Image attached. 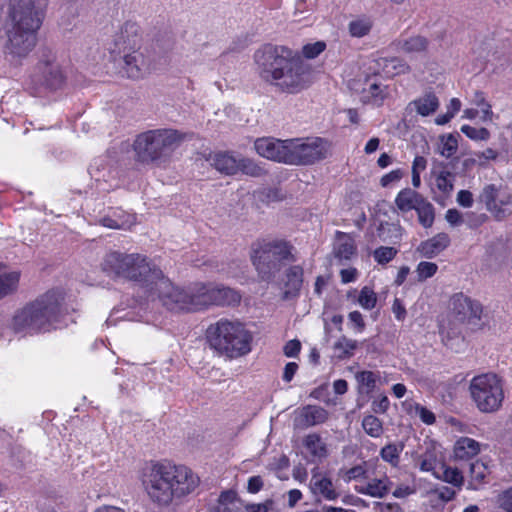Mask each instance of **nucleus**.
<instances>
[{"instance_id":"obj_1","label":"nucleus","mask_w":512,"mask_h":512,"mask_svg":"<svg viewBox=\"0 0 512 512\" xmlns=\"http://www.w3.org/2000/svg\"><path fill=\"white\" fill-rule=\"evenodd\" d=\"M254 62L259 77L281 92L295 94L310 85L309 67L286 46L266 44L255 51Z\"/></svg>"},{"instance_id":"obj_2","label":"nucleus","mask_w":512,"mask_h":512,"mask_svg":"<svg viewBox=\"0 0 512 512\" xmlns=\"http://www.w3.org/2000/svg\"><path fill=\"white\" fill-rule=\"evenodd\" d=\"M163 306L170 311L195 312L211 306L236 305L241 295L222 284L196 282L186 288L175 286L169 279L160 282Z\"/></svg>"},{"instance_id":"obj_3","label":"nucleus","mask_w":512,"mask_h":512,"mask_svg":"<svg viewBox=\"0 0 512 512\" xmlns=\"http://www.w3.org/2000/svg\"><path fill=\"white\" fill-rule=\"evenodd\" d=\"M104 272L140 283L161 300L160 282L168 280L162 271L149 262L146 256L138 253H122L111 251L105 255L101 263Z\"/></svg>"},{"instance_id":"obj_4","label":"nucleus","mask_w":512,"mask_h":512,"mask_svg":"<svg viewBox=\"0 0 512 512\" xmlns=\"http://www.w3.org/2000/svg\"><path fill=\"white\" fill-rule=\"evenodd\" d=\"M63 299L60 291H48L15 313L11 323L13 330L35 333L56 328L62 317Z\"/></svg>"},{"instance_id":"obj_5","label":"nucleus","mask_w":512,"mask_h":512,"mask_svg":"<svg viewBox=\"0 0 512 512\" xmlns=\"http://www.w3.org/2000/svg\"><path fill=\"white\" fill-rule=\"evenodd\" d=\"M250 259L258 277L271 282L289 263L294 261L292 246L278 239H260L252 243Z\"/></svg>"},{"instance_id":"obj_6","label":"nucleus","mask_w":512,"mask_h":512,"mask_svg":"<svg viewBox=\"0 0 512 512\" xmlns=\"http://www.w3.org/2000/svg\"><path fill=\"white\" fill-rule=\"evenodd\" d=\"M206 336L212 348L230 358L251 350L252 335L239 321L221 319L208 327Z\"/></svg>"},{"instance_id":"obj_7","label":"nucleus","mask_w":512,"mask_h":512,"mask_svg":"<svg viewBox=\"0 0 512 512\" xmlns=\"http://www.w3.org/2000/svg\"><path fill=\"white\" fill-rule=\"evenodd\" d=\"M182 140V135L174 129H156L141 133L133 143L136 160L150 163L166 158Z\"/></svg>"},{"instance_id":"obj_8","label":"nucleus","mask_w":512,"mask_h":512,"mask_svg":"<svg viewBox=\"0 0 512 512\" xmlns=\"http://www.w3.org/2000/svg\"><path fill=\"white\" fill-rule=\"evenodd\" d=\"M469 391L476 407L484 413L497 411L504 399L501 380L493 373L473 377L470 381Z\"/></svg>"},{"instance_id":"obj_9","label":"nucleus","mask_w":512,"mask_h":512,"mask_svg":"<svg viewBox=\"0 0 512 512\" xmlns=\"http://www.w3.org/2000/svg\"><path fill=\"white\" fill-rule=\"evenodd\" d=\"M46 0H10V26L37 32L44 20Z\"/></svg>"},{"instance_id":"obj_10","label":"nucleus","mask_w":512,"mask_h":512,"mask_svg":"<svg viewBox=\"0 0 512 512\" xmlns=\"http://www.w3.org/2000/svg\"><path fill=\"white\" fill-rule=\"evenodd\" d=\"M288 164L311 165L327 158L330 155V143L319 137L289 139Z\"/></svg>"},{"instance_id":"obj_11","label":"nucleus","mask_w":512,"mask_h":512,"mask_svg":"<svg viewBox=\"0 0 512 512\" xmlns=\"http://www.w3.org/2000/svg\"><path fill=\"white\" fill-rule=\"evenodd\" d=\"M138 477L150 480H190L193 472L187 466L169 459L148 460L140 465Z\"/></svg>"},{"instance_id":"obj_12","label":"nucleus","mask_w":512,"mask_h":512,"mask_svg":"<svg viewBox=\"0 0 512 512\" xmlns=\"http://www.w3.org/2000/svg\"><path fill=\"white\" fill-rule=\"evenodd\" d=\"M6 35L4 54L11 63H19L36 45L37 32L9 26Z\"/></svg>"},{"instance_id":"obj_13","label":"nucleus","mask_w":512,"mask_h":512,"mask_svg":"<svg viewBox=\"0 0 512 512\" xmlns=\"http://www.w3.org/2000/svg\"><path fill=\"white\" fill-rule=\"evenodd\" d=\"M140 27L133 22H126L108 44L107 50L114 61L122 57L123 53L139 49L141 44Z\"/></svg>"},{"instance_id":"obj_14","label":"nucleus","mask_w":512,"mask_h":512,"mask_svg":"<svg viewBox=\"0 0 512 512\" xmlns=\"http://www.w3.org/2000/svg\"><path fill=\"white\" fill-rule=\"evenodd\" d=\"M196 488V482H147L145 489L150 498L167 505L174 497H182Z\"/></svg>"},{"instance_id":"obj_15","label":"nucleus","mask_w":512,"mask_h":512,"mask_svg":"<svg viewBox=\"0 0 512 512\" xmlns=\"http://www.w3.org/2000/svg\"><path fill=\"white\" fill-rule=\"evenodd\" d=\"M449 306L452 316L459 323L477 325L481 319V304L463 293L454 294Z\"/></svg>"},{"instance_id":"obj_16","label":"nucleus","mask_w":512,"mask_h":512,"mask_svg":"<svg viewBox=\"0 0 512 512\" xmlns=\"http://www.w3.org/2000/svg\"><path fill=\"white\" fill-rule=\"evenodd\" d=\"M33 81L49 89H58L63 85L65 76L53 55L40 60Z\"/></svg>"},{"instance_id":"obj_17","label":"nucleus","mask_w":512,"mask_h":512,"mask_svg":"<svg viewBox=\"0 0 512 512\" xmlns=\"http://www.w3.org/2000/svg\"><path fill=\"white\" fill-rule=\"evenodd\" d=\"M289 140L259 138L254 143L256 152L264 158L288 164Z\"/></svg>"},{"instance_id":"obj_18","label":"nucleus","mask_w":512,"mask_h":512,"mask_svg":"<svg viewBox=\"0 0 512 512\" xmlns=\"http://www.w3.org/2000/svg\"><path fill=\"white\" fill-rule=\"evenodd\" d=\"M419 468L423 472H432V475L442 480H464V473L458 467L447 466L438 462L431 453H425L419 461Z\"/></svg>"},{"instance_id":"obj_19","label":"nucleus","mask_w":512,"mask_h":512,"mask_svg":"<svg viewBox=\"0 0 512 512\" xmlns=\"http://www.w3.org/2000/svg\"><path fill=\"white\" fill-rule=\"evenodd\" d=\"M329 413L318 405H306L296 411L294 426L297 428H309L328 420Z\"/></svg>"},{"instance_id":"obj_20","label":"nucleus","mask_w":512,"mask_h":512,"mask_svg":"<svg viewBox=\"0 0 512 512\" xmlns=\"http://www.w3.org/2000/svg\"><path fill=\"white\" fill-rule=\"evenodd\" d=\"M123 61V70L127 77L138 79L143 77L149 70L148 60L139 49L126 52L122 57H117V61Z\"/></svg>"},{"instance_id":"obj_21","label":"nucleus","mask_w":512,"mask_h":512,"mask_svg":"<svg viewBox=\"0 0 512 512\" xmlns=\"http://www.w3.org/2000/svg\"><path fill=\"white\" fill-rule=\"evenodd\" d=\"M362 94L364 102L380 106L389 96V87L379 81L377 77L367 78Z\"/></svg>"},{"instance_id":"obj_22","label":"nucleus","mask_w":512,"mask_h":512,"mask_svg":"<svg viewBox=\"0 0 512 512\" xmlns=\"http://www.w3.org/2000/svg\"><path fill=\"white\" fill-rule=\"evenodd\" d=\"M356 249L355 240L350 234L336 231L333 254L340 263L349 261L356 254Z\"/></svg>"},{"instance_id":"obj_23","label":"nucleus","mask_w":512,"mask_h":512,"mask_svg":"<svg viewBox=\"0 0 512 512\" xmlns=\"http://www.w3.org/2000/svg\"><path fill=\"white\" fill-rule=\"evenodd\" d=\"M302 446L313 461H322L329 455V448L325 440L316 432L305 435Z\"/></svg>"},{"instance_id":"obj_24","label":"nucleus","mask_w":512,"mask_h":512,"mask_svg":"<svg viewBox=\"0 0 512 512\" xmlns=\"http://www.w3.org/2000/svg\"><path fill=\"white\" fill-rule=\"evenodd\" d=\"M211 166L225 175H235L239 172V158L229 152L210 154L208 159Z\"/></svg>"},{"instance_id":"obj_25","label":"nucleus","mask_w":512,"mask_h":512,"mask_svg":"<svg viewBox=\"0 0 512 512\" xmlns=\"http://www.w3.org/2000/svg\"><path fill=\"white\" fill-rule=\"evenodd\" d=\"M211 512H244V502L233 489L222 491Z\"/></svg>"},{"instance_id":"obj_26","label":"nucleus","mask_w":512,"mask_h":512,"mask_svg":"<svg viewBox=\"0 0 512 512\" xmlns=\"http://www.w3.org/2000/svg\"><path fill=\"white\" fill-rule=\"evenodd\" d=\"M375 63L377 72H381L386 77H394L410 72V66L398 57H380Z\"/></svg>"},{"instance_id":"obj_27","label":"nucleus","mask_w":512,"mask_h":512,"mask_svg":"<svg viewBox=\"0 0 512 512\" xmlns=\"http://www.w3.org/2000/svg\"><path fill=\"white\" fill-rule=\"evenodd\" d=\"M450 238L446 233H439L434 237L423 241L417 248V251L421 256L426 258H432L442 252L448 247Z\"/></svg>"},{"instance_id":"obj_28","label":"nucleus","mask_w":512,"mask_h":512,"mask_svg":"<svg viewBox=\"0 0 512 512\" xmlns=\"http://www.w3.org/2000/svg\"><path fill=\"white\" fill-rule=\"evenodd\" d=\"M286 277L283 299L290 300L299 295L303 283V269L297 265L291 266L287 270Z\"/></svg>"},{"instance_id":"obj_29","label":"nucleus","mask_w":512,"mask_h":512,"mask_svg":"<svg viewBox=\"0 0 512 512\" xmlns=\"http://www.w3.org/2000/svg\"><path fill=\"white\" fill-rule=\"evenodd\" d=\"M439 107V99L434 93H426L411 101L408 108L414 109L419 115L426 117L433 114Z\"/></svg>"},{"instance_id":"obj_30","label":"nucleus","mask_w":512,"mask_h":512,"mask_svg":"<svg viewBox=\"0 0 512 512\" xmlns=\"http://www.w3.org/2000/svg\"><path fill=\"white\" fill-rule=\"evenodd\" d=\"M480 452V444L469 437L459 438L455 444L453 453L456 459L468 460Z\"/></svg>"},{"instance_id":"obj_31","label":"nucleus","mask_w":512,"mask_h":512,"mask_svg":"<svg viewBox=\"0 0 512 512\" xmlns=\"http://www.w3.org/2000/svg\"><path fill=\"white\" fill-rule=\"evenodd\" d=\"M424 197L410 188L402 189L395 198V204L401 212L415 210Z\"/></svg>"},{"instance_id":"obj_32","label":"nucleus","mask_w":512,"mask_h":512,"mask_svg":"<svg viewBox=\"0 0 512 512\" xmlns=\"http://www.w3.org/2000/svg\"><path fill=\"white\" fill-rule=\"evenodd\" d=\"M20 279L17 271L8 272L0 264V299L16 291Z\"/></svg>"},{"instance_id":"obj_33","label":"nucleus","mask_w":512,"mask_h":512,"mask_svg":"<svg viewBox=\"0 0 512 512\" xmlns=\"http://www.w3.org/2000/svg\"><path fill=\"white\" fill-rule=\"evenodd\" d=\"M428 46L429 40L421 35H414L398 41V47L407 54L425 52Z\"/></svg>"},{"instance_id":"obj_34","label":"nucleus","mask_w":512,"mask_h":512,"mask_svg":"<svg viewBox=\"0 0 512 512\" xmlns=\"http://www.w3.org/2000/svg\"><path fill=\"white\" fill-rule=\"evenodd\" d=\"M500 190L495 185L490 184L483 188L480 200L485 204L488 211L492 212L496 218L501 219L502 210L499 209L497 198Z\"/></svg>"},{"instance_id":"obj_35","label":"nucleus","mask_w":512,"mask_h":512,"mask_svg":"<svg viewBox=\"0 0 512 512\" xmlns=\"http://www.w3.org/2000/svg\"><path fill=\"white\" fill-rule=\"evenodd\" d=\"M357 348V341L345 336L340 337L333 345L335 355L339 359L350 358Z\"/></svg>"},{"instance_id":"obj_36","label":"nucleus","mask_w":512,"mask_h":512,"mask_svg":"<svg viewBox=\"0 0 512 512\" xmlns=\"http://www.w3.org/2000/svg\"><path fill=\"white\" fill-rule=\"evenodd\" d=\"M432 173L435 174V185L438 190L444 194H450L454 188L455 175L445 168L440 171L434 170Z\"/></svg>"},{"instance_id":"obj_37","label":"nucleus","mask_w":512,"mask_h":512,"mask_svg":"<svg viewBox=\"0 0 512 512\" xmlns=\"http://www.w3.org/2000/svg\"><path fill=\"white\" fill-rule=\"evenodd\" d=\"M415 211L417 212L420 224L424 228H429L432 226L435 214L434 207L429 201L424 198V200H422L416 207Z\"/></svg>"},{"instance_id":"obj_38","label":"nucleus","mask_w":512,"mask_h":512,"mask_svg":"<svg viewBox=\"0 0 512 512\" xmlns=\"http://www.w3.org/2000/svg\"><path fill=\"white\" fill-rule=\"evenodd\" d=\"M458 135L448 134L440 137L438 152L445 158L452 157L458 150Z\"/></svg>"},{"instance_id":"obj_39","label":"nucleus","mask_w":512,"mask_h":512,"mask_svg":"<svg viewBox=\"0 0 512 512\" xmlns=\"http://www.w3.org/2000/svg\"><path fill=\"white\" fill-rule=\"evenodd\" d=\"M364 431L371 437L378 438L383 433L382 421L374 415H367L362 420Z\"/></svg>"},{"instance_id":"obj_40","label":"nucleus","mask_w":512,"mask_h":512,"mask_svg":"<svg viewBox=\"0 0 512 512\" xmlns=\"http://www.w3.org/2000/svg\"><path fill=\"white\" fill-rule=\"evenodd\" d=\"M372 28V22L369 18H358L351 21L348 25L349 32L353 37H363L367 35Z\"/></svg>"},{"instance_id":"obj_41","label":"nucleus","mask_w":512,"mask_h":512,"mask_svg":"<svg viewBox=\"0 0 512 512\" xmlns=\"http://www.w3.org/2000/svg\"><path fill=\"white\" fill-rule=\"evenodd\" d=\"M239 171L251 177H260L265 174V170L249 158L240 157L238 160Z\"/></svg>"},{"instance_id":"obj_42","label":"nucleus","mask_w":512,"mask_h":512,"mask_svg":"<svg viewBox=\"0 0 512 512\" xmlns=\"http://www.w3.org/2000/svg\"><path fill=\"white\" fill-rule=\"evenodd\" d=\"M356 379L360 384L361 390L369 394L375 388L377 376L372 371H362L356 374Z\"/></svg>"},{"instance_id":"obj_43","label":"nucleus","mask_w":512,"mask_h":512,"mask_svg":"<svg viewBox=\"0 0 512 512\" xmlns=\"http://www.w3.org/2000/svg\"><path fill=\"white\" fill-rule=\"evenodd\" d=\"M402 451V446L396 444H388L381 449L380 455L382 459L393 466L399 462V456Z\"/></svg>"},{"instance_id":"obj_44","label":"nucleus","mask_w":512,"mask_h":512,"mask_svg":"<svg viewBox=\"0 0 512 512\" xmlns=\"http://www.w3.org/2000/svg\"><path fill=\"white\" fill-rule=\"evenodd\" d=\"M358 303L366 310L373 309L377 303L376 293L368 286L363 287L358 297Z\"/></svg>"},{"instance_id":"obj_45","label":"nucleus","mask_w":512,"mask_h":512,"mask_svg":"<svg viewBox=\"0 0 512 512\" xmlns=\"http://www.w3.org/2000/svg\"><path fill=\"white\" fill-rule=\"evenodd\" d=\"M438 270L436 263L422 261L417 265L416 274L419 282L425 281L428 278L433 277Z\"/></svg>"},{"instance_id":"obj_46","label":"nucleus","mask_w":512,"mask_h":512,"mask_svg":"<svg viewBox=\"0 0 512 512\" xmlns=\"http://www.w3.org/2000/svg\"><path fill=\"white\" fill-rule=\"evenodd\" d=\"M398 253L394 247L381 246L373 252L374 260L381 265L390 262Z\"/></svg>"},{"instance_id":"obj_47","label":"nucleus","mask_w":512,"mask_h":512,"mask_svg":"<svg viewBox=\"0 0 512 512\" xmlns=\"http://www.w3.org/2000/svg\"><path fill=\"white\" fill-rule=\"evenodd\" d=\"M461 132L464 133L468 138L476 141H485L490 138L489 130L484 127L475 128L469 125H463L461 127Z\"/></svg>"},{"instance_id":"obj_48","label":"nucleus","mask_w":512,"mask_h":512,"mask_svg":"<svg viewBox=\"0 0 512 512\" xmlns=\"http://www.w3.org/2000/svg\"><path fill=\"white\" fill-rule=\"evenodd\" d=\"M468 468L471 480H484L490 476L489 468L482 461L471 463Z\"/></svg>"},{"instance_id":"obj_49","label":"nucleus","mask_w":512,"mask_h":512,"mask_svg":"<svg viewBox=\"0 0 512 512\" xmlns=\"http://www.w3.org/2000/svg\"><path fill=\"white\" fill-rule=\"evenodd\" d=\"M313 489L327 500H334L338 497L333 482H314Z\"/></svg>"},{"instance_id":"obj_50","label":"nucleus","mask_w":512,"mask_h":512,"mask_svg":"<svg viewBox=\"0 0 512 512\" xmlns=\"http://www.w3.org/2000/svg\"><path fill=\"white\" fill-rule=\"evenodd\" d=\"M326 48V44L323 41H317L315 43H309L303 46L302 54L308 59L316 58Z\"/></svg>"},{"instance_id":"obj_51","label":"nucleus","mask_w":512,"mask_h":512,"mask_svg":"<svg viewBox=\"0 0 512 512\" xmlns=\"http://www.w3.org/2000/svg\"><path fill=\"white\" fill-rule=\"evenodd\" d=\"M386 482H367L365 488H361V492H365L373 497H383L388 488Z\"/></svg>"},{"instance_id":"obj_52","label":"nucleus","mask_w":512,"mask_h":512,"mask_svg":"<svg viewBox=\"0 0 512 512\" xmlns=\"http://www.w3.org/2000/svg\"><path fill=\"white\" fill-rule=\"evenodd\" d=\"M415 412L421 419V421L427 425H432L435 423V415L432 411L428 410L426 407L416 404L415 405Z\"/></svg>"},{"instance_id":"obj_53","label":"nucleus","mask_w":512,"mask_h":512,"mask_svg":"<svg viewBox=\"0 0 512 512\" xmlns=\"http://www.w3.org/2000/svg\"><path fill=\"white\" fill-rule=\"evenodd\" d=\"M455 491L449 487H442L436 489L430 493L431 499H439L443 502H447L454 497Z\"/></svg>"},{"instance_id":"obj_54","label":"nucleus","mask_w":512,"mask_h":512,"mask_svg":"<svg viewBox=\"0 0 512 512\" xmlns=\"http://www.w3.org/2000/svg\"><path fill=\"white\" fill-rule=\"evenodd\" d=\"M498 504L506 512H512V487L499 495Z\"/></svg>"},{"instance_id":"obj_55","label":"nucleus","mask_w":512,"mask_h":512,"mask_svg":"<svg viewBox=\"0 0 512 512\" xmlns=\"http://www.w3.org/2000/svg\"><path fill=\"white\" fill-rule=\"evenodd\" d=\"M273 506V501L267 499L263 503L244 504V512H268Z\"/></svg>"},{"instance_id":"obj_56","label":"nucleus","mask_w":512,"mask_h":512,"mask_svg":"<svg viewBox=\"0 0 512 512\" xmlns=\"http://www.w3.org/2000/svg\"><path fill=\"white\" fill-rule=\"evenodd\" d=\"M498 207L502 210L501 218L504 216L506 207L512 206V194L506 190H500L498 198Z\"/></svg>"},{"instance_id":"obj_57","label":"nucleus","mask_w":512,"mask_h":512,"mask_svg":"<svg viewBox=\"0 0 512 512\" xmlns=\"http://www.w3.org/2000/svg\"><path fill=\"white\" fill-rule=\"evenodd\" d=\"M300 350L301 343L297 339L288 341L283 348L284 354L287 357H296L299 354Z\"/></svg>"},{"instance_id":"obj_58","label":"nucleus","mask_w":512,"mask_h":512,"mask_svg":"<svg viewBox=\"0 0 512 512\" xmlns=\"http://www.w3.org/2000/svg\"><path fill=\"white\" fill-rule=\"evenodd\" d=\"M457 202L463 207H471L473 205L472 193L468 190H460L457 194Z\"/></svg>"},{"instance_id":"obj_59","label":"nucleus","mask_w":512,"mask_h":512,"mask_svg":"<svg viewBox=\"0 0 512 512\" xmlns=\"http://www.w3.org/2000/svg\"><path fill=\"white\" fill-rule=\"evenodd\" d=\"M403 177V172L400 169L393 170L381 178V185L388 186L393 182L399 181Z\"/></svg>"},{"instance_id":"obj_60","label":"nucleus","mask_w":512,"mask_h":512,"mask_svg":"<svg viewBox=\"0 0 512 512\" xmlns=\"http://www.w3.org/2000/svg\"><path fill=\"white\" fill-rule=\"evenodd\" d=\"M349 321L355 325L359 332H362L365 328V322L362 314L359 311H352L348 315Z\"/></svg>"},{"instance_id":"obj_61","label":"nucleus","mask_w":512,"mask_h":512,"mask_svg":"<svg viewBox=\"0 0 512 512\" xmlns=\"http://www.w3.org/2000/svg\"><path fill=\"white\" fill-rule=\"evenodd\" d=\"M445 219L452 226H457L462 223V215L456 209H448L445 214Z\"/></svg>"},{"instance_id":"obj_62","label":"nucleus","mask_w":512,"mask_h":512,"mask_svg":"<svg viewBox=\"0 0 512 512\" xmlns=\"http://www.w3.org/2000/svg\"><path fill=\"white\" fill-rule=\"evenodd\" d=\"M389 400L387 396H381L379 400L372 403V409L375 413H385L389 408Z\"/></svg>"},{"instance_id":"obj_63","label":"nucleus","mask_w":512,"mask_h":512,"mask_svg":"<svg viewBox=\"0 0 512 512\" xmlns=\"http://www.w3.org/2000/svg\"><path fill=\"white\" fill-rule=\"evenodd\" d=\"M358 272L355 268L342 269L340 271L341 281L345 284L356 280Z\"/></svg>"},{"instance_id":"obj_64","label":"nucleus","mask_w":512,"mask_h":512,"mask_svg":"<svg viewBox=\"0 0 512 512\" xmlns=\"http://www.w3.org/2000/svg\"><path fill=\"white\" fill-rule=\"evenodd\" d=\"M486 214L474 215L471 214L467 220V224L470 228L475 229L482 225L487 220Z\"/></svg>"}]
</instances>
